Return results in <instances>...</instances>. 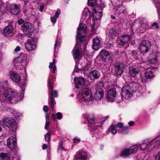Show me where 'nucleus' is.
Masks as SVG:
<instances>
[{
  "label": "nucleus",
  "instance_id": "nucleus-51",
  "mask_svg": "<svg viewBox=\"0 0 160 160\" xmlns=\"http://www.w3.org/2000/svg\"><path fill=\"white\" fill-rule=\"evenodd\" d=\"M152 26L156 29H158L159 28V26H158V23L156 22H154L152 24Z\"/></svg>",
  "mask_w": 160,
  "mask_h": 160
},
{
  "label": "nucleus",
  "instance_id": "nucleus-4",
  "mask_svg": "<svg viewBox=\"0 0 160 160\" xmlns=\"http://www.w3.org/2000/svg\"><path fill=\"white\" fill-rule=\"evenodd\" d=\"M0 124L3 128L6 127L14 131H16L17 126L15 123V121L10 117H4L0 121Z\"/></svg>",
  "mask_w": 160,
  "mask_h": 160
},
{
  "label": "nucleus",
  "instance_id": "nucleus-13",
  "mask_svg": "<svg viewBox=\"0 0 160 160\" xmlns=\"http://www.w3.org/2000/svg\"><path fill=\"white\" fill-rule=\"evenodd\" d=\"M81 93L82 98L83 100L90 102L92 99L93 96L92 92L88 88H84L82 90Z\"/></svg>",
  "mask_w": 160,
  "mask_h": 160
},
{
  "label": "nucleus",
  "instance_id": "nucleus-2",
  "mask_svg": "<svg viewBox=\"0 0 160 160\" xmlns=\"http://www.w3.org/2000/svg\"><path fill=\"white\" fill-rule=\"evenodd\" d=\"M160 146V135L156 138L145 139L143 143L140 144L142 148L147 151L152 150L154 148L158 147Z\"/></svg>",
  "mask_w": 160,
  "mask_h": 160
},
{
  "label": "nucleus",
  "instance_id": "nucleus-54",
  "mask_svg": "<svg viewBox=\"0 0 160 160\" xmlns=\"http://www.w3.org/2000/svg\"><path fill=\"white\" fill-rule=\"evenodd\" d=\"M43 110L45 112H47L48 110V106L46 105L44 106L43 108Z\"/></svg>",
  "mask_w": 160,
  "mask_h": 160
},
{
  "label": "nucleus",
  "instance_id": "nucleus-58",
  "mask_svg": "<svg viewBox=\"0 0 160 160\" xmlns=\"http://www.w3.org/2000/svg\"><path fill=\"white\" fill-rule=\"evenodd\" d=\"M137 53V52L135 50H133L132 52V56H136Z\"/></svg>",
  "mask_w": 160,
  "mask_h": 160
},
{
  "label": "nucleus",
  "instance_id": "nucleus-57",
  "mask_svg": "<svg viewBox=\"0 0 160 160\" xmlns=\"http://www.w3.org/2000/svg\"><path fill=\"white\" fill-rule=\"evenodd\" d=\"M6 154L4 153H2L0 154V157L2 158H5L6 156Z\"/></svg>",
  "mask_w": 160,
  "mask_h": 160
},
{
  "label": "nucleus",
  "instance_id": "nucleus-39",
  "mask_svg": "<svg viewBox=\"0 0 160 160\" xmlns=\"http://www.w3.org/2000/svg\"><path fill=\"white\" fill-rule=\"evenodd\" d=\"M46 118V123L44 128L47 129V127L50 125L49 122V114L47 112L45 114Z\"/></svg>",
  "mask_w": 160,
  "mask_h": 160
},
{
  "label": "nucleus",
  "instance_id": "nucleus-61",
  "mask_svg": "<svg viewBox=\"0 0 160 160\" xmlns=\"http://www.w3.org/2000/svg\"><path fill=\"white\" fill-rule=\"evenodd\" d=\"M44 7L43 6H40L39 8V11L41 12H42L43 9H44Z\"/></svg>",
  "mask_w": 160,
  "mask_h": 160
},
{
  "label": "nucleus",
  "instance_id": "nucleus-33",
  "mask_svg": "<svg viewBox=\"0 0 160 160\" xmlns=\"http://www.w3.org/2000/svg\"><path fill=\"white\" fill-rule=\"evenodd\" d=\"M74 57L78 58L80 56L81 52L80 49L77 45L75 46L72 51Z\"/></svg>",
  "mask_w": 160,
  "mask_h": 160
},
{
  "label": "nucleus",
  "instance_id": "nucleus-31",
  "mask_svg": "<svg viewBox=\"0 0 160 160\" xmlns=\"http://www.w3.org/2000/svg\"><path fill=\"white\" fill-rule=\"evenodd\" d=\"M145 140V139L143 140L142 141V142L141 143L138 144V146L137 145H134L131 147H130L129 148H128L130 154H132L136 152L138 149V147H139L140 149H142L143 150H145L147 152H149L151 151V150L147 151L146 150L142 148H141V147L140 146V144H142L143 143V141Z\"/></svg>",
  "mask_w": 160,
  "mask_h": 160
},
{
  "label": "nucleus",
  "instance_id": "nucleus-17",
  "mask_svg": "<svg viewBox=\"0 0 160 160\" xmlns=\"http://www.w3.org/2000/svg\"><path fill=\"white\" fill-rule=\"evenodd\" d=\"M13 27L12 25L10 24L5 27L3 34L6 37H11L13 35Z\"/></svg>",
  "mask_w": 160,
  "mask_h": 160
},
{
  "label": "nucleus",
  "instance_id": "nucleus-42",
  "mask_svg": "<svg viewBox=\"0 0 160 160\" xmlns=\"http://www.w3.org/2000/svg\"><path fill=\"white\" fill-rule=\"evenodd\" d=\"M146 156L145 153H141L138 154L137 156V160H143Z\"/></svg>",
  "mask_w": 160,
  "mask_h": 160
},
{
  "label": "nucleus",
  "instance_id": "nucleus-6",
  "mask_svg": "<svg viewBox=\"0 0 160 160\" xmlns=\"http://www.w3.org/2000/svg\"><path fill=\"white\" fill-rule=\"evenodd\" d=\"M143 68H142V70L145 69L147 71L144 73V76L141 77V79L142 82L145 83L148 82L149 79L152 78L154 76V75L153 71L151 70H149V69L151 68L150 65H143Z\"/></svg>",
  "mask_w": 160,
  "mask_h": 160
},
{
  "label": "nucleus",
  "instance_id": "nucleus-20",
  "mask_svg": "<svg viewBox=\"0 0 160 160\" xmlns=\"http://www.w3.org/2000/svg\"><path fill=\"white\" fill-rule=\"evenodd\" d=\"M16 139L15 137H10L7 140V145L11 150H13L17 146Z\"/></svg>",
  "mask_w": 160,
  "mask_h": 160
},
{
  "label": "nucleus",
  "instance_id": "nucleus-21",
  "mask_svg": "<svg viewBox=\"0 0 160 160\" xmlns=\"http://www.w3.org/2000/svg\"><path fill=\"white\" fill-rule=\"evenodd\" d=\"M107 35L109 40L113 41L118 36V33L115 29L112 28L107 31Z\"/></svg>",
  "mask_w": 160,
  "mask_h": 160
},
{
  "label": "nucleus",
  "instance_id": "nucleus-15",
  "mask_svg": "<svg viewBox=\"0 0 160 160\" xmlns=\"http://www.w3.org/2000/svg\"><path fill=\"white\" fill-rule=\"evenodd\" d=\"M126 66L123 62H117L114 65V73L117 75H119L122 74L125 69Z\"/></svg>",
  "mask_w": 160,
  "mask_h": 160
},
{
  "label": "nucleus",
  "instance_id": "nucleus-63",
  "mask_svg": "<svg viewBox=\"0 0 160 160\" xmlns=\"http://www.w3.org/2000/svg\"><path fill=\"white\" fill-rule=\"evenodd\" d=\"M57 40H56V41H55V43L54 44V48H55V49L56 50V48H57V46H58V42H57Z\"/></svg>",
  "mask_w": 160,
  "mask_h": 160
},
{
  "label": "nucleus",
  "instance_id": "nucleus-47",
  "mask_svg": "<svg viewBox=\"0 0 160 160\" xmlns=\"http://www.w3.org/2000/svg\"><path fill=\"white\" fill-rule=\"evenodd\" d=\"M86 44H85L84 48H83V52L85 55L87 56H89L90 55L89 52L88 51H87L85 48Z\"/></svg>",
  "mask_w": 160,
  "mask_h": 160
},
{
  "label": "nucleus",
  "instance_id": "nucleus-10",
  "mask_svg": "<svg viewBox=\"0 0 160 160\" xmlns=\"http://www.w3.org/2000/svg\"><path fill=\"white\" fill-rule=\"evenodd\" d=\"M37 42L38 39L36 38H33L28 39L25 44L26 49L28 51L35 49L37 47Z\"/></svg>",
  "mask_w": 160,
  "mask_h": 160
},
{
  "label": "nucleus",
  "instance_id": "nucleus-37",
  "mask_svg": "<svg viewBox=\"0 0 160 160\" xmlns=\"http://www.w3.org/2000/svg\"><path fill=\"white\" fill-rule=\"evenodd\" d=\"M153 2L155 4L156 7L157 8V13L158 16H160V3L159 0H153Z\"/></svg>",
  "mask_w": 160,
  "mask_h": 160
},
{
  "label": "nucleus",
  "instance_id": "nucleus-64",
  "mask_svg": "<svg viewBox=\"0 0 160 160\" xmlns=\"http://www.w3.org/2000/svg\"><path fill=\"white\" fill-rule=\"evenodd\" d=\"M52 118L53 121H55L56 120V116L54 114H53L52 115Z\"/></svg>",
  "mask_w": 160,
  "mask_h": 160
},
{
  "label": "nucleus",
  "instance_id": "nucleus-9",
  "mask_svg": "<svg viewBox=\"0 0 160 160\" xmlns=\"http://www.w3.org/2000/svg\"><path fill=\"white\" fill-rule=\"evenodd\" d=\"M27 57L24 54H22L13 60V63L15 66H25L27 65Z\"/></svg>",
  "mask_w": 160,
  "mask_h": 160
},
{
  "label": "nucleus",
  "instance_id": "nucleus-3",
  "mask_svg": "<svg viewBox=\"0 0 160 160\" xmlns=\"http://www.w3.org/2000/svg\"><path fill=\"white\" fill-rule=\"evenodd\" d=\"M88 3L90 6L94 7L92 9V14L94 19L98 20L102 17V10L97 4V0H88Z\"/></svg>",
  "mask_w": 160,
  "mask_h": 160
},
{
  "label": "nucleus",
  "instance_id": "nucleus-7",
  "mask_svg": "<svg viewBox=\"0 0 160 160\" xmlns=\"http://www.w3.org/2000/svg\"><path fill=\"white\" fill-rule=\"evenodd\" d=\"M51 79L48 78V85L49 89V93L50 96V103L52 108H54V105L56 104L55 102V100L54 99V97H57L58 96V93L56 91L53 90V87L50 82Z\"/></svg>",
  "mask_w": 160,
  "mask_h": 160
},
{
  "label": "nucleus",
  "instance_id": "nucleus-14",
  "mask_svg": "<svg viewBox=\"0 0 160 160\" xmlns=\"http://www.w3.org/2000/svg\"><path fill=\"white\" fill-rule=\"evenodd\" d=\"M22 29L25 34L30 35L33 32L34 28L31 23L26 22L22 25Z\"/></svg>",
  "mask_w": 160,
  "mask_h": 160
},
{
  "label": "nucleus",
  "instance_id": "nucleus-49",
  "mask_svg": "<svg viewBox=\"0 0 160 160\" xmlns=\"http://www.w3.org/2000/svg\"><path fill=\"white\" fill-rule=\"evenodd\" d=\"M123 124L122 123L119 122L118 123L117 125H116V127H118L119 128L121 129L123 127Z\"/></svg>",
  "mask_w": 160,
  "mask_h": 160
},
{
  "label": "nucleus",
  "instance_id": "nucleus-35",
  "mask_svg": "<svg viewBox=\"0 0 160 160\" xmlns=\"http://www.w3.org/2000/svg\"><path fill=\"white\" fill-rule=\"evenodd\" d=\"M116 128V125L112 124L108 128V130L109 132H111L112 134H114L117 132V131L115 129Z\"/></svg>",
  "mask_w": 160,
  "mask_h": 160
},
{
  "label": "nucleus",
  "instance_id": "nucleus-19",
  "mask_svg": "<svg viewBox=\"0 0 160 160\" xmlns=\"http://www.w3.org/2000/svg\"><path fill=\"white\" fill-rule=\"evenodd\" d=\"M114 13L117 16L127 13L126 9L125 7L122 5V2L120 4L116 6Z\"/></svg>",
  "mask_w": 160,
  "mask_h": 160
},
{
  "label": "nucleus",
  "instance_id": "nucleus-26",
  "mask_svg": "<svg viewBox=\"0 0 160 160\" xmlns=\"http://www.w3.org/2000/svg\"><path fill=\"white\" fill-rule=\"evenodd\" d=\"M87 156V154L86 152L81 151L76 154L75 158L73 160H86Z\"/></svg>",
  "mask_w": 160,
  "mask_h": 160
},
{
  "label": "nucleus",
  "instance_id": "nucleus-30",
  "mask_svg": "<svg viewBox=\"0 0 160 160\" xmlns=\"http://www.w3.org/2000/svg\"><path fill=\"white\" fill-rule=\"evenodd\" d=\"M130 38V36L128 35H124L120 37L119 38L120 45L122 46L127 44Z\"/></svg>",
  "mask_w": 160,
  "mask_h": 160
},
{
  "label": "nucleus",
  "instance_id": "nucleus-12",
  "mask_svg": "<svg viewBox=\"0 0 160 160\" xmlns=\"http://www.w3.org/2000/svg\"><path fill=\"white\" fill-rule=\"evenodd\" d=\"M85 118H87L89 124V127H91L92 130H96L98 126H101L102 124L101 123L99 124H96V123H95L94 118L92 115L86 113L85 114Z\"/></svg>",
  "mask_w": 160,
  "mask_h": 160
},
{
  "label": "nucleus",
  "instance_id": "nucleus-45",
  "mask_svg": "<svg viewBox=\"0 0 160 160\" xmlns=\"http://www.w3.org/2000/svg\"><path fill=\"white\" fill-rule=\"evenodd\" d=\"M113 44L112 42H107L105 44V47L109 49L113 47Z\"/></svg>",
  "mask_w": 160,
  "mask_h": 160
},
{
  "label": "nucleus",
  "instance_id": "nucleus-18",
  "mask_svg": "<svg viewBox=\"0 0 160 160\" xmlns=\"http://www.w3.org/2000/svg\"><path fill=\"white\" fill-rule=\"evenodd\" d=\"M116 97V89L114 88H112L108 92L106 99L108 102H112L115 100Z\"/></svg>",
  "mask_w": 160,
  "mask_h": 160
},
{
  "label": "nucleus",
  "instance_id": "nucleus-38",
  "mask_svg": "<svg viewBox=\"0 0 160 160\" xmlns=\"http://www.w3.org/2000/svg\"><path fill=\"white\" fill-rule=\"evenodd\" d=\"M130 155L131 154L129 149L128 148L124 150L120 154V156L124 157L128 156Z\"/></svg>",
  "mask_w": 160,
  "mask_h": 160
},
{
  "label": "nucleus",
  "instance_id": "nucleus-44",
  "mask_svg": "<svg viewBox=\"0 0 160 160\" xmlns=\"http://www.w3.org/2000/svg\"><path fill=\"white\" fill-rule=\"evenodd\" d=\"M51 132L48 131L46 134L45 137V139L46 141H48L50 139L51 137Z\"/></svg>",
  "mask_w": 160,
  "mask_h": 160
},
{
  "label": "nucleus",
  "instance_id": "nucleus-59",
  "mask_svg": "<svg viewBox=\"0 0 160 160\" xmlns=\"http://www.w3.org/2000/svg\"><path fill=\"white\" fill-rule=\"evenodd\" d=\"M5 9V7L3 5H2L1 7H0V11L1 12H3L4 11Z\"/></svg>",
  "mask_w": 160,
  "mask_h": 160
},
{
  "label": "nucleus",
  "instance_id": "nucleus-28",
  "mask_svg": "<svg viewBox=\"0 0 160 160\" xmlns=\"http://www.w3.org/2000/svg\"><path fill=\"white\" fill-rule=\"evenodd\" d=\"M100 72L95 70H93L90 72L89 75L90 78L91 80L97 79L100 77Z\"/></svg>",
  "mask_w": 160,
  "mask_h": 160
},
{
  "label": "nucleus",
  "instance_id": "nucleus-11",
  "mask_svg": "<svg viewBox=\"0 0 160 160\" xmlns=\"http://www.w3.org/2000/svg\"><path fill=\"white\" fill-rule=\"evenodd\" d=\"M151 46V43L149 41L144 40L141 42L138 49L141 53L144 54L148 52Z\"/></svg>",
  "mask_w": 160,
  "mask_h": 160
},
{
  "label": "nucleus",
  "instance_id": "nucleus-23",
  "mask_svg": "<svg viewBox=\"0 0 160 160\" xmlns=\"http://www.w3.org/2000/svg\"><path fill=\"white\" fill-rule=\"evenodd\" d=\"M99 55L100 58L105 62L109 61L110 59V54L106 50H102L100 52Z\"/></svg>",
  "mask_w": 160,
  "mask_h": 160
},
{
  "label": "nucleus",
  "instance_id": "nucleus-24",
  "mask_svg": "<svg viewBox=\"0 0 160 160\" xmlns=\"http://www.w3.org/2000/svg\"><path fill=\"white\" fill-rule=\"evenodd\" d=\"M85 81V79L81 77L75 78L74 82L76 87L77 88H81L82 85H84Z\"/></svg>",
  "mask_w": 160,
  "mask_h": 160
},
{
  "label": "nucleus",
  "instance_id": "nucleus-32",
  "mask_svg": "<svg viewBox=\"0 0 160 160\" xmlns=\"http://www.w3.org/2000/svg\"><path fill=\"white\" fill-rule=\"evenodd\" d=\"M10 8L11 13L13 15H17L19 12L20 9L16 4H11Z\"/></svg>",
  "mask_w": 160,
  "mask_h": 160
},
{
  "label": "nucleus",
  "instance_id": "nucleus-56",
  "mask_svg": "<svg viewBox=\"0 0 160 160\" xmlns=\"http://www.w3.org/2000/svg\"><path fill=\"white\" fill-rule=\"evenodd\" d=\"M23 22V20L22 18H21L18 21V24L20 25L22 24Z\"/></svg>",
  "mask_w": 160,
  "mask_h": 160
},
{
  "label": "nucleus",
  "instance_id": "nucleus-46",
  "mask_svg": "<svg viewBox=\"0 0 160 160\" xmlns=\"http://www.w3.org/2000/svg\"><path fill=\"white\" fill-rule=\"evenodd\" d=\"M56 117L58 119H60L62 118V115L61 113L58 112L56 114Z\"/></svg>",
  "mask_w": 160,
  "mask_h": 160
},
{
  "label": "nucleus",
  "instance_id": "nucleus-8",
  "mask_svg": "<svg viewBox=\"0 0 160 160\" xmlns=\"http://www.w3.org/2000/svg\"><path fill=\"white\" fill-rule=\"evenodd\" d=\"M133 91L132 87L129 85L123 87L121 93L122 97L126 99L131 98L132 96Z\"/></svg>",
  "mask_w": 160,
  "mask_h": 160
},
{
  "label": "nucleus",
  "instance_id": "nucleus-62",
  "mask_svg": "<svg viewBox=\"0 0 160 160\" xmlns=\"http://www.w3.org/2000/svg\"><path fill=\"white\" fill-rule=\"evenodd\" d=\"M100 7V8L102 9V8H103L105 7V5L104 3H101V6H99Z\"/></svg>",
  "mask_w": 160,
  "mask_h": 160
},
{
  "label": "nucleus",
  "instance_id": "nucleus-34",
  "mask_svg": "<svg viewBox=\"0 0 160 160\" xmlns=\"http://www.w3.org/2000/svg\"><path fill=\"white\" fill-rule=\"evenodd\" d=\"M90 11L87 8H85L82 12V19L84 20L86 17L89 14Z\"/></svg>",
  "mask_w": 160,
  "mask_h": 160
},
{
  "label": "nucleus",
  "instance_id": "nucleus-27",
  "mask_svg": "<svg viewBox=\"0 0 160 160\" xmlns=\"http://www.w3.org/2000/svg\"><path fill=\"white\" fill-rule=\"evenodd\" d=\"M100 41L98 38L96 37L93 38L92 46L93 49L96 50H98L100 46Z\"/></svg>",
  "mask_w": 160,
  "mask_h": 160
},
{
  "label": "nucleus",
  "instance_id": "nucleus-55",
  "mask_svg": "<svg viewBox=\"0 0 160 160\" xmlns=\"http://www.w3.org/2000/svg\"><path fill=\"white\" fill-rule=\"evenodd\" d=\"M73 142L74 143H77V142H79L80 141V139L79 138H74L73 139Z\"/></svg>",
  "mask_w": 160,
  "mask_h": 160
},
{
  "label": "nucleus",
  "instance_id": "nucleus-52",
  "mask_svg": "<svg viewBox=\"0 0 160 160\" xmlns=\"http://www.w3.org/2000/svg\"><path fill=\"white\" fill-rule=\"evenodd\" d=\"M154 160H160V152L155 156Z\"/></svg>",
  "mask_w": 160,
  "mask_h": 160
},
{
  "label": "nucleus",
  "instance_id": "nucleus-16",
  "mask_svg": "<svg viewBox=\"0 0 160 160\" xmlns=\"http://www.w3.org/2000/svg\"><path fill=\"white\" fill-rule=\"evenodd\" d=\"M159 52L157 50H152L149 55L148 62L151 64H157L158 62L157 58Z\"/></svg>",
  "mask_w": 160,
  "mask_h": 160
},
{
  "label": "nucleus",
  "instance_id": "nucleus-36",
  "mask_svg": "<svg viewBox=\"0 0 160 160\" xmlns=\"http://www.w3.org/2000/svg\"><path fill=\"white\" fill-rule=\"evenodd\" d=\"M56 63V60L55 59H53L52 62L50 63V64L49 66V68L50 69L53 68V72L55 73L56 70V67L55 64Z\"/></svg>",
  "mask_w": 160,
  "mask_h": 160
},
{
  "label": "nucleus",
  "instance_id": "nucleus-1",
  "mask_svg": "<svg viewBox=\"0 0 160 160\" xmlns=\"http://www.w3.org/2000/svg\"><path fill=\"white\" fill-rule=\"evenodd\" d=\"M26 80L25 82L20 84L19 86L21 89L20 93H18L11 88L8 89L4 93L5 98L12 103H17L22 100L24 97V92L26 87Z\"/></svg>",
  "mask_w": 160,
  "mask_h": 160
},
{
  "label": "nucleus",
  "instance_id": "nucleus-50",
  "mask_svg": "<svg viewBox=\"0 0 160 160\" xmlns=\"http://www.w3.org/2000/svg\"><path fill=\"white\" fill-rule=\"evenodd\" d=\"M21 50V48L19 46H17L16 48L14 49V52H17L20 51Z\"/></svg>",
  "mask_w": 160,
  "mask_h": 160
},
{
  "label": "nucleus",
  "instance_id": "nucleus-5",
  "mask_svg": "<svg viewBox=\"0 0 160 160\" xmlns=\"http://www.w3.org/2000/svg\"><path fill=\"white\" fill-rule=\"evenodd\" d=\"M87 26L86 25L83 23L80 24L79 28H77V34L76 36V40H79L82 42L85 40V36L84 35L86 33Z\"/></svg>",
  "mask_w": 160,
  "mask_h": 160
},
{
  "label": "nucleus",
  "instance_id": "nucleus-53",
  "mask_svg": "<svg viewBox=\"0 0 160 160\" xmlns=\"http://www.w3.org/2000/svg\"><path fill=\"white\" fill-rule=\"evenodd\" d=\"M60 13V10H58L56 12L55 14V17L58 18V17Z\"/></svg>",
  "mask_w": 160,
  "mask_h": 160
},
{
  "label": "nucleus",
  "instance_id": "nucleus-43",
  "mask_svg": "<svg viewBox=\"0 0 160 160\" xmlns=\"http://www.w3.org/2000/svg\"><path fill=\"white\" fill-rule=\"evenodd\" d=\"M1 86L2 88L4 89L8 86V82L7 80L2 81L1 83Z\"/></svg>",
  "mask_w": 160,
  "mask_h": 160
},
{
  "label": "nucleus",
  "instance_id": "nucleus-41",
  "mask_svg": "<svg viewBox=\"0 0 160 160\" xmlns=\"http://www.w3.org/2000/svg\"><path fill=\"white\" fill-rule=\"evenodd\" d=\"M120 132L125 134H127L129 132L128 127H123L120 130Z\"/></svg>",
  "mask_w": 160,
  "mask_h": 160
},
{
  "label": "nucleus",
  "instance_id": "nucleus-60",
  "mask_svg": "<svg viewBox=\"0 0 160 160\" xmlns=\"http://www.w3.org/2000/svg\"><path fill=\"white\" fill-rule=\"evenodd\" d=\"M42 148L43 150H45L47 148V146L46 144H43Z\"/></svg>",
  "mask_w": 160,
  "mask_h": 160
},
{
  "label": "nucleus",
  "instance_id": "nucleus-29",
  "mask_svg": "<svg viewBox=\"0 0 160 160\" xmlns=\"http://www.w3.org/2000/svg\"><path fill=\"white\" fill-rule=\"evenodd\" d=\"M10 78L14 82L18 83L20 81V76L17 73L10 74Z\"/></svg>",
  "mask_w": 160,
  "mask_h": 160
},
{
  "label": "nucleus",
  "instance_id": "nucleus-40",
  "mask_svg": "<svg viewBox=\"0 0 160 160\" xmlns=\"http://www.w3.org/2000/svg\"><path fill=\"white\" fill-rule=\"evenodd\" d=\"M90 67V65L89 64H87L85 66L84 71L83 73L85 75L88 76V74L89 73V70Z\"/></svg>",
  "mask_w": 160,
  "mask_h": 160
},
{
  "label": "nucleus",
  "instance_id": "nucleus-22",
  "mask_svg": "<svg viewBox=\"0 0 160 160\" xmlns=\"http://www.w3.org/2000/svg\"><path fill=\"white\" fill-rule=\"evenodd\" d=\"M142 68H143V67L142 65L138 67H134L133 66L130 67L129 70V73L131 77H134L136 74L139 71L142 70Z\"/></svg>",
  "mask_w": 160,
  "mask_h": 160
},
{
  "label": "nucleus",
  "instance_id": "nucleus-25",
  "mask_svg": "<svg viewBox=\"0 0 160 160\" xmlns=\"http://www.w3.org/2000/svg\"><path fill=\"white\" fill-rule=\"evenodd\" d=\"M104 92L103 90L100 88H98L94 96L95 99L98 100L102 99L103 97Z\"/></svg>",
  "mask_w": 160,
  "mask_h": 160
},
{
  "label": "nucleus",
  "instance_id": "nucleus-48",
  "mask_svg": "<svg viewBox=\"0 0 160 160\" xmlns=\"http://www.w3.org/2000/svg\"><path fill=\"white\" fill-rule=\"evenodd\" d=\"M57 19V18L56 17H51V20L52 23H55Z\"/></svg>",
  "mask_w": 160,
  "mask_h": 160
}]
</instances>
